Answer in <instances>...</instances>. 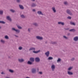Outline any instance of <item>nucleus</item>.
Returning <instances> with one entry per match:
<instances>
[{
  "mask_svg": "<svg viewBox=\"0 0 78 78\" xmlns=\"http://www.w3.org/2000/svg\"><path fill=\"white\" fill-rule=\"evenodd\" d=\"M51 69L52 71H54L55 69V66L54 65H53L51 66Z\"/></svg>",
  "mask_w": 78,
  "mask_h": 78,
  "instance_id": "nucleus-8",
  "label": "nucleus"
},
{
  "mask_svg": "<svg viewBox=\"0 0 78 78\" xmlns=\"http://www.w3.org/2000/svg\"><path fill=\"white\" fill-rule=\"evenodd\" d=\"M17 28H18V29H22V27H21L19 25H17Z\"/></svg>",
  "mask_w": 78,
  "mask_h": 78,
  "instance_id": "nucleus-28",
  "label": "nucleus"
},
{
  "mask_svg": "<svg viewBox=\"0 0 78 78\" xmlns=\"http://www.w3.org/2000/svg\"><path fill=\"white\" fill-rule=\"evenodd\" d=\"M10 11L12 12H16V11L14 10H13L12 9H10Z\"/></svg>",
  "mask_w": 78,
  "mask_h": 78,
  "instance_id": "nucleus-31",
  "label": "nucleus"
},
{
  "mask_svg": "<svg viewBox=\"0 0 78 78\" xmlns=\"http://www.w3.org/2000/svg\"><path fill=\"white\" fill-rule=\"evenodd\" d=\"M67 19H71L72 17L71 16H68L67 17Z\"/></svg>",
  "mask_w": 78,
  "mask_h": 78,
  "instance_id": "nucleus-39",
  "label": "nucleus"
},
{
  "mask_svg": "<svg viewBox=\"0 0 78 78\" xmlns=\"http://www.w3.org/2000/svg\"><path fill=\"white\" fill-rule=\"evenodd\" d=\"M1 74H2V75H5V73L3 72H2L1 73Z\"/></svg>",
  "mask_w": 78,
  "mask_h": 78,
  "instance_id": "nucleus-44",
  "label": "nucleus"
},
{
  "mask_svg": "<svg viewBox=\"0 0 78 78\" xmlns=\"http://www.w3.org/2000/svg\"><path fill=\"white\" fill-rule=\"evenodd\" d=\"M5 78H9V77H7Z\"/></svg>",
  "mask_w": 78,
  "mask_h": 78,
  "instance_id": "nucleus-53",
  "label": "nucleus"
},
{
  "mask_svg": "<svg viewBox=\"0 0 78 78\" xmlns=\"http://www.w3.org/2000/svg\"><path fill=\"white\" fill-rule=\"evenodd\" d=\"M53 59V58L51 57H50L48 58V60H52V59Z\"/></svg>",
  "mask_w": 78,
  "mask_h": 78,
  "instance_id": "nucleus-30",
  "label": "nucleus"
},
{
  "mask_svg": "<svg viewBox=\"0 0 78 78\" xmlns=\"http://www.w3.org/2000/svg\"><path fill=\"white\" fill-rule=\"evenodd\" d=\"M63 37H64V38L65 39H68V37H66V36H63Z\"/></svg>",
  "mask_w": 78,
  "mask_h": 78,
  "instance_id": "nucleus-37",
  "label": "nucleus"
},
{
  "mask_svg": "<svg viewBox=\"0 0 78 78\" xmlns=\"http://www.w3.org/2000/svg\"><path fill=\"white\" fill-rule=\"evenodd\" d=\"M73 69V67L72 66H70V67L68 69V70H71V69Z\"/></svg>",
  "mask_w": 78,
  "mask_h": 78,
  "instance_id": "nucleus-29",
  "label": "nucleus"
},
{
  "mask_svg": "<svg viewBox=\"0 0 78 78\" xmlns=\"http://www.w3.org/2000/svg\"><path fill=\"white\" fill-rule=\"evenodd\" d=\"M45 44H47V41H46L45 42Z\"/></svg>",
  "mask_w": 78,
  "mask_h": 78,
  "instance_id": "nucleus-52",
  "label": "nucleus"
},
{
  "mask_svg": "<svg viewBox=\"0 0 78 78\" xmlns=\"http://www.w3.org/2000/svg\"><path fill=\"white\" fill-rule=\"evenodd\" d=\"M64 29L68 31V30H69V28H65Z\"/></svg>",
  "mask_w": 78,
  "mask_h": 78,
  "instance_id": "nucleus-40",
  "label": "nucleus"
},
{
  "mask_svg": "<svg viewBox=\"0 0 78 78\" xmlns=\"http://www.w3.org/2000/svg\"><path fill=\"white\" fill-rule=\"evenodd\" d=\"M31 28H29L28 29V32H29L30 33V32L31 31Z\"/></svg>",
  "mask_w": 78,
  "mask_h": 78,
  "instance_id": "nucleus-36",
  "label": "nucleus"
},
{
  "mask_svg": "<svg viewBox=\"0 0 78 78\" xmlns=\"http://www.w3.org/2000/svg\"><path fill=\"white\" fill-rule=\"evenodd\" d=\"M61 59L58 58V60H57V62H59L60 61H61Z\"/></svg>",
  "mask_w": 78,
  "mask_h": 78,
  "instance_id": "nucleus-43",
  "label": "nucleus"
},
{
  "mask_svg": "<svg viewBox=\"0 0 78 78\" xmlns=\"http://www.w3.org/2000/svg\"><path fill=\"white\" fill-rule=\"evenodd\" d=\"M6 23L4 21H0V23H2V24H5Z\"/></svg>",
  "mask_w": 78,
  "mask_h": 78,
  "instance_id": "nucleus-27",
  "label": "nucleus"
},
{
  "mask_svg": "<svg viewBox=\"0 0 78 78\" xmlns=\"http://www.w3.org/2000/svg\"><path fill=\"white\" fill-rule=\"evenodd\" d=\"M66 12L68 14H69L70 16H73V13L70 11V10L67 9L66 10Z\"/></svg>",
  "mask_w": 78,
  "mask_h": 78,
  "instance_id": "nucleus-3",
  "label": "nucleus"
},
{
  "mask_svg": "<svg viewBox=\"0 0 78 78\" xmlns=\"http://www.w3.org/2000/svg\"><path fill=\"white\" fill-rule=\"evenodd\" d=\"M1 42H2V43H4V42H5V41H4L3 40H2L1 41Z\"/></svg>",
  "mask_w": 78,
  "mask_h": 78,
  "instance_id": "nucleus-42",
  "label": "nucleus"
},
{
  "mask_svg": "<svg viewBox=\"0 0 78 78\" xmlns=\"http://www.w3.org/2000/svg\"><path fill=\"white\" fill-rule=\"evenodd\" d=\"M30 60L31 62H33L34 61V58H30Z\"/></svg>",
  "mask_w": 78,
  "mask_h": 78,
  "instance_id": "nucleus-16",
  "label": "nucleus"
},
{
  "mask_svg": "<svg viewBox=\"0 0 78 78\" xmlns=\"http://www.w3.org/2000/svg\"><path fill=\"white\" fill-rule=\"evenodd\" d=\"M76 31V30L75 29H72L69 30V31H70L71 32H75Z\"/></svg>",
  "mask_w": 78,
  "mask_h": 78,
  "instance_id": "nucleus-19",
  "label": "nucleus"
},
{
  "mask_svg": "<svg viewBox=\"0 0 78 78\" xmlns=\"http://www.w3.org/2000/svg\"><path fill=\"white\" fill-rule=\"evenodd\" d=\"M31 72L33 74L36 73V69L35 68H32L31 69Z\"/></svg>",
  "mask_w": 78,
  "mask_h": 78,
  "instance_id": "nucleus-2",
  "label": "nucleus"
},
{
  "mask_svg": "<svg viewBox=\"0 0 78 78\" xmlns=\"http://www.w3.org/2000/svg\"><path fill=\"white\" fill-rule=\"evenodd\" d=\"M37 6L36 4L35 3H32L31 5V7H36Z\"/></svg>",
  "mask_w": 78,
  "mask_h": 78,
  "instance_id": "nucleus-9",
  "label": "nucleus"
},
{
  "mask_svg": "<svg viewBox=\"0 0 78 78\" xmlns=\"http://www.w3.org/2000/svg\"><path fill=\"white\" fill-rule=\"evenodd\" d=\"M9 58H10V57H9Z\"/></svg>",
  "mask_w": 78,
  "mask_h": 78,
  "instance_id": "nucleus-55",
  "label": "nucleus"
},
{
  "mask_svg": "<svg viewBox=\"0 0 78 78\" xmlns=\"http://www.w3.org/2000/svg\"><path fill=\"white\" fill-rule=\"evenodd\" d=\"M23 48H22V47L20 46V47H19V48H18V49L19 50H22Z\"/></svg>",
  "mask_w": 78,
  "mask_h": 78,
  "instance_id": "nucleus-33",
  "label": "nucleus"
},
{
  "mask_svg": "<svg viewBox=\"0 0 78 78\" xmlns=\"http://www.w3.org/2000/svg\"><path fill=\"white\" fill-rule=\"evenodd\" d=\"M67 73L69 75H73V73L70 71H68Z\"/></svg>",
  "mask_w": 78,
  "mask_h": 78,
  "instance_id": "nucleus-17",
  "label": "nucleus"
},
{
  "mask_svg": "<svg viewBox=\"0 0 78 78\" xmlns=\"http://www.w3.org/2000/svg\"><path fill=\"white\" fill-rule=\"evenodd\" d=\"M35 50H36V48H35L31 47L29 49V51H31V50H32L33 51H35Z\"/></svg>",
  "mask_w": 78,
  "mask_h": 78,
  "instance_id": "nucleus-11",
  "label": "nucleus"
},
{
  "mask_svg": "<svg viewBox=\"0 0 78 78\" xmlns=\"http://www.w3.org/2000/svg\"><path fill=\"white\" fill-rule=\"evenodd\" d=\"M70 24L72 25H74V26H75V25H76L75 23L73 22H70Z\"/></svg>",
  "mask_w": 78,
  "mask_h": 78,
  "instance_id": "nucleus-22",
  "label": "nucleus"
},
{
  "mask_svg": "<svg viewBox=\"0 0 78 78\" xmlns=\"http://www.w3.org/2000/svg\"><path fill=\"white\" fill-rule=\"evenodd\" d=\"M3 10H0V15H3Z\"/></svg>",
  "mask_w": 78,
  "mask_h": 78,
  "instance_id": "nucleus-24",
  "label": "nucleus"
},
{
  "mask_svg": "<svg viewBox=\"0 0 78 78\" xmlns=\"http://www.w3.org/2000/svg\"><path fill=\"white\" fill-rule=\"evenodd\" d=\"M12 30L13 31H15L16 33H19L20 31V30L16 29L15 28L13 27L12 28Z\"/></svg>",
  "mask_w": 78,
  "mask_h": 78,
  "instance_id": "nucleus-1",
  "label": "nucleus"
},
{
  "mask_svg": "<svg viewBox=\"0 0 78 78\" xmlns=\"http://www.w3.org/2000/svg\"><path fill=\"white\" fill-rule=\"evenodd\" d=\"M64 5H68V3L67 2H64Z\"/></svg>",
  "mask_w": 78,
  "mask_h": 78,
  "instance_id": "nucleus-35",
  "label": "nucleus"
},
{
  "mask_svg": "<svg viewBox=\"0 0 78 78\" xmlns=\"http://www.w3.org/2000/svg\"><path fill=\"white\" fill-rule=\"evenodd\" d=\"M5 39H9V37L8 36L6 35L5 37Z\"/></svg>",
  "mask_w": 78,
  "mask_h": 78,
  "instance_id": "nucleus-34",
  "label": "nucleus"
},
{
  "mask_svg": "<svg viewBox=\"0 0 78 78\" xmlns=\"http://www.w3.org/2000/svg\"><path fill=\"white\" fill-rule=\"evenodd\" d=\"M20 16L22 19H25V16L23 14L21 15Z\"/></svg>",
  "mask_w": 78,
  "mask_h": 78,
  "instance_id": "nucleus-20",
  "label": "nucleus"
},
{
  "mask_svg": "<svg viewBox=\"0 0 78 78\" xmlns=\"http://www.w3.org/2000/svg\"><path fill=\"white\" fill-rule=\"evenodd\" d=\"M57 44V42L56 41L54 42V44Z\"/></svg>",
  "mask_w": 78,
  "mask_h": 78,
  "instance_id": "nucleus-47",
  "label": "nucleus"
},
{
  "mask_svg": "<svg viewBox=\"0 0 78 78\" xmlns=\"http://www.w3.org/2000/svg\"><path fill=\"white\" fill-rule=\"evenodd\" d=\"M42 73H43L42 72H38V74H40V75H42Z\"/></svg>",
  "mask_w": 78,
  "mask_h": 78,
  "instance_id": "nucleus-38",
  "label": "nucleus"
},
{
  "mask_svg": "<svg viewBox=\"0 0 78 78\" xmlns=\"http://www.w3.org/2000/svg\"><path fill=\"white\" fill-rule=\"evenodd\" d=\"M1 28H2V27H1V26H0V29H1Z\"/></svg>",
  "mask_w": 78,
  "mask_h": 78,
  "instance_id": "nucleus-54",
  "label": "nucleus"
},
{
  "mask_svg": "<svg viewBox=\"0 0 78 78\" xmlns=\"http://www.w3.org/2000/svg\"><path fill=\"white\" fill-rule=\"evenodd\" d=\"M71 61H74V60H75V58H72L71 59Z\"/></svg>",
  "mask_w": 78,
  "mask_h": 78,
  "instance_id": "nucleus-41",
  "label": "nucleus"
},
{
  "mask_svg": "<svg viewBox=\"0 0 78 78\" xmlns=\"http://www.w3.org/2000/svg\"><path fill=\"white\" fill-rule=\"evenodd\" d=\"M51 43L52 44H54V42L53 41H51Z\"/></svg>",
  "mask_w": 78,
  "mask_h": 78,
  "instance_id": "nucleus-49",
  "label": "nucleus"
},
{
  "mask_svg": "<svg viewBox=\"0 0 78 78\" xmlns=\"http://www.w3.org/2000/svg\"><path fill=\"white\" fill-rule=\"evenodd\" d=\"M32 11H34V12H35V11H36V10L35 9H33Z\"/></svg>",
  "mask_w": 78,
  "mask_h": 78,
  "instance_id": "nucleus-48",
  "label": "nucleus"
},
{
  "mask_svg": "<svg viewBox=\"0 0 78 78\" xmlns=\"http://www.w3.org/2000/svg\"><path fill=\"white\" fill-rule=\"evenodd\" d=\"M33 52L34 53H40V52H41V50H39L37 51H33Z\"/></svg>",
  "mask_w": 78,
  "mask_h": 78,
  "instance_id": "nucleus-18",
  "label": "nucleus"
},
{
  "mask_svg": "<svg viewBox=\"0 0 78 78\" xmlns=\"http://www.w3.org/2000/svg\"><path fill=\"white\" fill-rule=\"evenodd\" d=\"M18 62H23L25 61V60L23 59V58H19L18 59Z\"/></svg>",
  "mask_w": 78,
  "mask_h": 78,
  "instance_id": "nucleus-4",
  "label": "nucleus"
},
{
  "mask_svg": "<svg viewBox=\"0 0 78 78\" xmlns=\"http://www.w3.org/2000/svg\"><path fill=\"white\" fill-rule=\"evenodd\" d=\"M37 14L39 15H42V16H44V14L41 11H38L37 12Z\"/></svg>",
  "mask_w": 78,
  "mask_h": 78,
  "instance_id": "nucleus-6",
  "label": "nucleus"
},
{
  "mask_svg": "<svg viewBox=\"0 0 78 78\" xmlns=\"http://www.w3.org/2000/svg\"><path fill=\"white\" fill-rule=\"evenodd\" d=\"M19 7L21 9H24V7H23V5H19Z\"/></svg>",
  "mask_w": 78,
  "mask_h": 78,
  "instance_id": "nucleus-13",
  "label": "nucleus"
},
{
  "mask_svg": "<svg viewBox=\"0 0 78 78\" xmlns=\"http://www.w3.org/2000/svg\"><path fill=\"white\" fill-rule=\"evenodd\" d=\"M26 78H30V77H27Z\"/></svg>",
  "mask_w": 78,
  "mask_h": 78,
  "instance_id": "nucleus-51",
  "label": "nucleus"
},
{
  "mask_svg": "<svg viewBox=\"0 0 78 78\" xmlns=\"http://www.w3.org/2000/svg\"><path fill=\"white\" fill-rule=\"evenodd\" d=\"M73 40L74 41H76V42H77V41H78V37L77 36L74 37Z\"/></svg>",
  "mask_w": 78,
  "mask_h": 78,
  "instance_id": "nucleus-14",
  "label": "nucleus"
},
{
  "mask_svg": "<svg viewBox=\"0 0 78 78\" xmlns=\"http://www.w3.org/2000/svg\"><path fill=\"white\" fill-rule=\"evenodd\" d=\"M35 61L36 62H39L40 61V58L39 57H37L35 58Z\"/></svg>",
  "mask_w": 78,
  "mask_h": 78,
  "instance_id": "nucleus-12",
  "label": "nucleus"
},
{
  "mask_svg": "<svg viewBox=\"0 0 78 78\" xmlns=\"http://www.w3.org/2000/svg\"><path fill=\"white\" fill-rule=\"evenodd\" d=\"M36 38L38 40H43V37L39 36H37Z\"/></svg>",
  "mask_w": 78,
  "mask_h": 78,
  "instance_id": "nucleus-5",
  "label": "nucleus"
},
{
  "mask_svg": "<svg viewBox=\"0 0 78 78\" xmlns=\"http://www.w3.org/2000/svg\"><path fill=\"white\" fill-rule=\"evenodd\" d=\"M45 55L47 56V57L49 56L50 55V52L49 51H48L45 53Z\"/></svg>",
  "mask_w": 78,
  "mask_h": 78,
  "instance_id": "nucleus-15",
  "label": "nucleus"
},
{
  "mask_svg": "<svg viewBox=\"0 0 78 78\" xmlns=\"http://www.w3.org/2000/svg\"><path fill=\"white\" fill-rule=\"evenodd\" d=\"M58 25H64L65 23L64 22H58Z\"/></svg>",
  "mask_w": 78,
  "mask_h": 78,
  "instance_id": "nucleus-10",
  "label": "nucleus"
},
{
  "mask_svg": "<svg viewBox=\"0 0 78 78\" xmlns=\"http://www.w3.org/2000/svg\"><path fill=\"white\" fill-rule=\"evenodd\" d=\"M33 24L34 25V26H35V27H38V24L37 23H34Z\"/></svg>",
  "mask_w": 78,
  "mask_h": 78,
  "instance_id": "nucleus-23",
  "label": "nucleus"
},
{
  "mask_svg": "<svg viewBox=\"0 0 78 78\" xmlns=\"http://www.w3.org/2000/svg\"><path fill=\"white\" fill-rule=\"evenodd\" d=\"M9 72H10V73H14V70H13L12 69H9Z\"/></svg>",
  "mask_w": 78,
  "mask_h": 78,
  "instance_id": "nucleus-26",
  "label": "nucleus"
},
{
  "mask_svg": "<svg viewBox=\"0 0 78 78\" xmlns=\"http://www.w3.org/2000/svg\"><path fill=\"white\" fill-rule=\"evenodd\" d=\"M14 36H15V37H19V36H18L14 34Z\"/></svg>",
  "mask_w": 78,
  "mask_h": 78,
  "instance_id": "nucleus-45",
  "label": "nucleus"
},
{
  "mask_svg": "<svg viewBox=\"0 0 78 78\" xmlns=\"http://www.w3.org/2000/svg\"><path fill=\"white\" fill-rule=\"evenodd\" d=\"M16 2L17 3H20L21 2V0H16Z\"/></svg>",
  "mask_w": 78,
  "mask_h": 78,
  "instance_id": "nucleus-32",
  "label": "nucleus"
},
{
  "mask_svg": "<svg viewBox=\"0 0 78 78\" xmlns=\"http://www.w3.org/2000/svg\"><path fill=\"white\" fill-rule=\"evenodd\" d=\"M52 9L54 12H56V9H55V7H53L52 8Z\"/></svg>",
  "mask_w": 78,
  "mask_h": 78,
  "instance_id": "nucleus-25",
  "label": "nucleus"
},
{
  "mask_svg": "<svg viewBox=\"0 0 78 78\" xmlns=\"http://www.w3.org/2000/svg\"><path fill=\"white\" fill-rule=\"evenodd\" d=\"M67 35L68 36H69L70 35V33H68L67 34Z\"/></svg>",
  "mask_w": 78,
  "mask_h": 78,
  "instance_id": "nucleus-46",
  "label": "nucleus"
},
{
  "mask_svg": "<svg viewBox=\"0 0 78 78\" xmlns=\"http://www.w3.org/2000/svg\"><path fill=\"white\" fill-rule=\"evenodd\" d=\"M32 2H35V0H30Z\"/></svg>",
  "mask_w": 78,
  "mask_h": 78,
  "instance_id": "nucleus-50",
  "label": "nucleus"
},
{
  "mask_svg": "<svg viewBox=\"0 0 78 78\" xmlns=\"http://www.w3.org/2000/svg\"><path fill=\"white\" fill-rule=\"evenodd\" d=\"M7 19L8 20L10 21V22H12V19H11V18L9 16H7Z\"/></svg>",
  "mask_w": 78,
  "mask_h": 78,
  "instance_id": "nucleus-7",
  "label": "nucleus"
},
{
  "mask_svg": "<svg viewBox=\"0 0 78 78\" xmlns=\"http://www.w3.org/2000/svg\"><path fill=\"white\" fill-rule=\"evenodd\" d=\"M27 64H29V65H32L33 63L32 62L29 61L27 62Z\"/></svg>",
  "mask_w": 78,
  "mask_h": 78,
  "instance_id": "nucleus-21",
  "label": "nucleus"
}]
</instances>
